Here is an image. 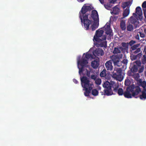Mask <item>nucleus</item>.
<instances>
[{
    "label": "nucleus",
    "instance_id": "nucleus-1",
    "mask_svg": "<svg viewBox=\"0 0 146 146\" xmlns=\"http://www.w3.org/2000/svg\"><path fill=\"white\" fill-rule=\"evenodd\" d=\"M143 13L140 7H137L135 9V13H133V16L129 19V23L133 24L135 27H137L140 25L138 21V18L140 19L142 18Z\"/></svg>",
    "mask_w": 146,
    "mask_h": 146
},
{
    "label": "nucleus",
    "instance_id": "nucleus-2",
    "mask_svg": "<svg viewBox=\"0 0 146 146\" xmlns=\"http://www.w3.org/2000/svg\"><path fill=\"white\" fill-rule=\"evenodd\" d=\"M141 92V89L139 86L135 87L133 85L127 88L126 91L124 93V95L125 97L131 98L132 96L137 95Z\"/></svg>",
    "mask_w": 146,
    "mask_h": 146
},
{
    "label": "nucleus",
    "instance_id": "nucleus-3",
    "mask_svg": "<svg viewBox=\"0 0 146 146\" xmlns=\"http://www.w3.org/2000/svg\"><path fill=\"white\" fill-rule=\"evenodd\" d=\"M117 84L114 82L111 81L110 82L108 81L105 82L103 84V86L106 89H111L112 87L113 88V91L119 94V84L117 82Z\"/></svg>",
    "mask_w": 146,
    "mask_h": 146
},
{
    "label": "nucleus",
    "instance_id": "nucleus-4",
    "mask_svg": "<svg viewBox=\"0 0 146 146\" xmlns=\"http://www.w3.org/2000/svg\"><path fill=\"white\" fill-rule=\"evenodd\" d=\"M81 21L83 24L85 29L88 30L89 29L90 26L91 25L92 21L88 19V16L85 15L82 17L81 15L79 17Z\"/></svg>",
    "mask_w": 146,
    "mask_h": 146
},
{
    "label": "nucleus",
    "instance_id": "nucleus-5",
    "mask_svg": "<svg viewBox=\"0 0 146 146\" xmlns=\"http://www.w3.org/2000/svg\"><path fill=\"white\" fill-rule=\"evenodd\" d=\"M88 61L83 57V56L80 60H78V65H79L81 66V67L80 68L78 66V68L79 69V73L80 75L82 73V72L84 70V69L85 68L89 67V66L87 65L88 63Z\"/></svg>",
    "mask_w": 146,
    "mask_h": 146
},
{
    "label": "nucleus",
    "instance_id": "nucleus-6",
    "mask_svg": "<svg viewBox=\"0 0 146 146\" xmlns=\"http://www.w3.org/2000/svg\"><path fill=\"white\" fill-rule=\"evenodd\" d=\"M106 36L104 35L101 38L98 39L97 40H94V45L98 47H104L106 48L107 46V42L106 41Z\"/></svg>",
    "mask_w": 146,
    "mask_h": 146
},
{
    "label": "nucleus",
    "instance_id": "nucleus-7",
    "mask_svg": "<svg viewBox=\"0 0 146 146\" xmlns=\"http://www.w3.org/2000/svg\"><path fill=\"white\" fill-rule=\"evenodd\" d=\"M92 9L90 6L87 5L85 4L84 5L81 10L80 11L79 13V17L81 15L82 17L84 16L85 15H88V16L89 14L87 13V12H90Z\"/></svg>",
    "mask_w": 146,
    "mask_h": 146
},
{
    "label": "nucleus",
    "instance_id": "nucleus-8",
    "mask_svg": "<svg viewBox=\"0 0 146 146\" xmlns=\"http://www.w3.org/2000/svg\"><path fill=\"white\" fill-rule=\"evenodd\" d=\"M80 79L83 87H86V86H93L92 84L90 83V81L86 77L83 76L80 78Z\"/></svg>",
    "mask_w": 146,
    "mask_h": 146
},
{
    "label": "nucleus",
    "instance_id": "nucleus-9",
    "mask_svg": "<svg viewBox=\"0 0 146 146\" xmlns=\"http://www.w3.org/2000/svg\"><path fill=\"white\" fill-rule=\"evenodd\" d=\"M104 29L106 33L109 35V37L111 39V37L113 36V35L112 34V30L110 29V23H107L104 27Z\"/></svg>",
    "mask_w": 146,
    "mask_h": 146
},
{
    "label": "nucleus",
    "instance_id": "nucleus-10",
    "mask_svg": "<svg viewBox=\"0 0 146 146\" xmlns=\"http://www.w3.org/2000/svg\"><path fill=\"white\" fill-rule=\"evenodd\" d=\"M104 31L102 30L100 31L97 30L96 31L95 35L94 36L93 40H97L98 39L101 38L102 37Z\"/></svg>",
    "mask_w": 146,
    "mask_h": 146
},
{
    "label": "nucleus",
    "instance_id": "nucleus-11",
    "mask_svg": "<svg viewBox=\"0 0 146 146\" xmlns=\"http://www.w3.org/2000/svg\"><path fill=\"white\" fill-rule=\"evenodd\" d=\"M110 58L114 64L115 66H119V54L113 55L110 57Z\"/></svg>",
    "mask_w": 146,
    "mask_h": 146
},
{
    "label": "nucleus",
    "instance_id": "nucleus-12",
    "mask_svg": "<svg viewBox=\"0 0 146 146\" xmlns=\"http://www.w3.org/2000/svg\"><path fill=\"white\" fill-rule=\"evenodd\" d=\"M91 17L94 21L99 22V16L97 11L95 10L92 11Z\"/></svg>",
    "mask_w": 146,
    "mask_h": 146
},
{
    "label": "nucleus",
    "instance_id": "nucleus-13",
    "mask_svg": "<svg viewBox=\"0 0 146 146\" xmlns=\"http://www.w3.org/2000/svg\"><path fill=\"white\" fill-rule=\"evenodd\" d=\"M105 66L107 70L108 71H111L113 69V66L112 65L111 60L107 61L105 64Z\"/></svg>",
    "mask_w": 146,
    "mask_h": 146
},
{
    "label": "nucleus",
    "instance_id": "nucleus-14",
    "mask_svg": "<svg viewBox=\"0 0 146 146\" xmlns=\"http://www.w3.org/2000/svg\"><path fill=\"white\" fill-rule=\"evenodd\" d=\"M141 64V62L140 61H138L135 62L133 66L131 69V71L133 72H136L138 70L139 65Z\"/></svg>",
    "mask_w": 146,
    "mask_h": 146
},
{
    "label": "nucleus",
    "instance_id": "nucleus-15",
    "mask_svg": "<svg viewBox=\"0 0 146 146\" xmlns=\"http://www.w3.org/2000/svg\"><path fill=\"white\" fill-rule=\"evenodd\" d=\"M93 54L95 56H102L104 54L103 50L101 49H96L93 52Z\"/></svg>",
    "mask_w": 146,
    "mask_h": 146
},
{
    "label": "nucleus",
    "instance_id": "nucleus-16",
    "mask_svg": "<svg viewBox=\"0 0 146 146\" xmlns=\"http://www.w3.org/2000/svg\"><path fill=\"white\" fill-rule=\"evenodd\" d=\"M112 77L117 81H119V68L115 67L113 72Z\"/></svg>",
    "mask_w": 146,
    "mask_h": 146
},
{
    "label": "nucleus",
    "instance_id": "nucleus-17",
    "mask_svg": "<svg viewBox=\"0 0 146 146\" xmlns=\"http://www.w3.org/2000/svg\"><path fill=\"white\" fill-rule=\"evenodd\" d=\"M100 65L99 60H94L92 62L91 65L93 68L96 69Z\"/></svg>",
    "mask_w": 146,
    "mask_h": 146
},
{
    "label": "nucleus",
    "instance_id": "nucleus-18",
    "mask_svg": "<svg viewBox=\"0 0 146 146\" xmlns=\"http://www.w3.org/2000/svg\"><path fill=\"white\" fill-rule=\"evenodd\" d=\"M131 4L132 2L130 1L125 2L122 3V7L123 9L126 7L129 8V7Z\"/></svg>",
    "mask_w": 146,
    "mask_h": 146
},
{
    "label": "nucleus",
    "instance_id": "nucleus-19",
    "mask_svg": "<svg viewBox=\"0 0 146 146\" xmlns=\"http://www.w3.org/2000/svg\"><path fill=\"white\" fill-rule=\"evenodd\" d=\"M104 95H107V96L111 95L113 94L111 89H106L104 90Z\"/></svg>",
    "mask_w": 146,
    "mask_h": 146
},
{
    "label": "nucleus",
    "instance_id": "nucleus-20",
    "mask_svg": "<svg viewBox=\"0 0 146 146\" xmlns=\"http://www.w3.org/2000/svg\"><path fill=\"white\" fill-rule=\"evenodd\" d=\"M130 13L129 8H127L125 9L123 12V18H124L127 17L129 15Z\"/></svg>",
    "mask_w": 146,
    "mask_h": 146
},
{
    "label": "nucleus",
    "instance_id": "nucleus-21",
    "mask_svg": "<svg viewBox=\"0 0 146 146\" xmlns=\"http://www.w3.org/2000/svg\"><path fill=\"white\" fill-rule=\"evenodd\" d=\"M98 22L97 23L96 21H94L91 27L92 30V31H95L96 29L98 28Z\"/></svg>",
    "mask_w": 146,
    "mask_h": 146
},
{
    "label": "nucleus",
    "instance_id": "nucleus-22",
    "mask_svg": "<svg viewBox=\"0 0 146 146\" xmlns=\"http://www.w3.org/2000/svg\"><path fill=\"white\" fill-rule=\"evenodd\" d=\"M118 6V5H117L113 8V11L111 13L112 14L117 15L119 14V8Z\"/></svg>",
    "mask_w": 146,
    "mask_h": 146
},
{
    "label": "nucleus",
    "instance_id": "nucleus-23",
    "mask_svg": "<svg viewBox=\"0 0 146 146\" xmlns=\"http://www.w3.org/2000/svg\"><path fill=\"white\" fill-rule=\"evenodd\" d=\"M146 92L143 91L142 92V94L140 95L139 98L141 100H144L146 99Z\"/></svg>",
    "mask_w": 146,
    "mask_h": 146
},
{
    "label": "nucleus",
    "instance_id": "nucleus-24",
    "mask_svg": "<svg viewBox=\"0 0 146 146\" xmlns=\"http://www.w3.org/2000/svg\"><path fill=\"white\" fill-rule=\"evenodd\" d=\"M93 86H86V87H83L85 89V91L86 92L90 94L91 90H92Z\"/></svg>",
    "mask_w": 146,
    "mask_h": 146
},
{
    "label": "nucleus",
    "instance_id": "nucleus-25",
    "mask_svg": "<svg viewBox=\"0 0 146 146\" xmlns=\"http://www.w3.org/2000/svg\"><path fill=\"white\" fill-rule=\"evenodd\" d=\"M120 27L122 30H125L126 28L125 21L122 20L121 21L120 23Z\"/></svg>",
    "mask_w": 146,
    "mask_h": 146
},
{
    "label": "nucleus",
    "instance_id": "nucleus-26",
    "mask_svg": "<svg viewBox=\"0 0 146 146\" xmlns=\"http://www.w3.org/2000/svg\"><path fill=\"white\" fill-rule=\"evenodd\" d=\"M98 91L96 89H93L92 90V94L94 96H96L98 95Z\"/></svg>",
    "mask_w": 146,
    "mask_h": 146
},
{
    "label": "nucleus",
    "instance_id": "nucleus-27",
    "mask_svg": "<svg viewBox=\"0 0 146 146\" xmlns=\"http://www.w3.org/2000/svg\"><path fill=\"white\" fill-rule=\"evenodd\" d=\"M84 70L82 72V73L84 72V73L86 74L87 76L88 77H90V74L91 72L90 71H88L87 69L86 68H85L84 69Z\"/></svg>",
    "mask_w": 146,
    "mask_h": 146
},
{
    "label": "nucleus",
    "instance_id": "nucleus-28",
    "mask_svg": "<svg viewBox=\"0 0 146 146\" xmlns=\"http://www.w3.org/2000/svg\"><path fill=\"white\" fill-rule=\"evenodd\" d=\"M129 23V21H128V25L127 26V30L129 31H131L133 30V27L132 25L130 24V23Z\"/></svg>",
    "mask_w": 146,
    "mask_h": 146
},
{
    "label": "nucleus",
    "instance_id": "nucleus-29",
    "mask_svg": "<svg viewBox=\"0 0 146 146\" xmlns=\"http://www.w3.org/2000/svg\"><path fill=\"white\" fill-rule=\"evenodd\" d=\"M106 75V69H104L101 72L100 74V76L102 77H105Z\"/></svg>",
    "mask_w": 146,
    "mask_h": 146
},
{
    "label": "nucleus",
    "instance_id": "nucleus-30",
    "mask_svg": "<svg viewBox=\"0 0 146 146\" xmlns=\"http://www.w3.org/2000/svg\"><path fill=\"white\" fill-rule=\"evenodd\" d=\"M141 53L138 54L137 56H134L133 55H131V58L132 60H134L136 59L137 57L141 56Z\"/></svg>",
    "mask_w": 146,
    "mask_h": 146
},
{
    "label": "nucleus",
    "instance_id": "nucleus-31",
    "mask_svg": "<svg viewBox=\"0 0 146 146\" xmlns=\"http://www.w3.org/2000/svg\"><path fill=\"white\" fill-rule=\"evenodd\" d=\"M91 56L92 55L91 54L86 53L85 55V57L83 56V57L88 61L89 59L91 57Z\"/></svg>",
    "mask_w": 146,
    "mask_h": 146
},
{
    "label": "nucleus",
    "instance_id": "nucleus-32",
    "mask_svg": "<svg viewBox=\"0 0 146 146\" xmlns=\"http://www.w3.org/2000/svg\"><path fill=\"white\" fill-rule=\"evenodd\" d=\"M141 86L143 88V91L146 92V82L145 81H143L141 83Z\"/></svg>",
    "mask_w": 146,
    "mask_h": 146
},
{
    "label": "nucleus",
    "instance_id": "nucleus-33",
    "mask_svg": "<svg viewBox=\"0 0 146 146\" xmlns=\"http://www.w3.org/2000/svg\"><path fill=\"white\" fill-rule=\"evenodd\" d=\"M122 44L123 47L122 48L124 49L125 51H126L128 46V43H123Z\"/></svg>",
    "mask_w": 146,
    "mask_h": 146
},
{
    "label": "nucleus",
    "instance_id": "nucleus-34",
    "mask_svg": "<svg viewBox=\"0 0 146 146\" xmlns=\"http://www.w3.org/2000/svg\"><path fill=\"white\" fill-rule=\"evenodd\" d=\"M102 82L101 80L99 78H97L95 80V84L98 85H99L101 84Z\"/></svg>",
    "mask_w": 146,
    "mask_h": 146
},
{
    "label": "nucleus",
    "instance_id": "nucleus-35",
    "mask_svg": "<svg viewBox=\"0 0 146 146\" xmlns=\"http://www.w3.org/2000/svg\"><path fill=\"white\" fill-rule=\"evenodd\" d=\"M142 62L143 65L145 66V68H146V56L145 55L143 56Z\"/></svg>",
    "mask_w": 146,
    "mask_h": 146
},
{
    "label": "nucleus",
    "instance_id": "nucleus-36",
    "mask_svg": "<svg viewBox=\"0 0 146 146\" xmlns=\"http://www.w3.org/2000/svg\"><path fill=\"white\" fill-rule=\"evenodd\" d=\"M113 53L114 54L119 53V48L118 47L115 48Z\"/></svg>",
    "mask_w": 146,
    "mask_h": 146
},
{
    "label": "nucleus",
    "instance_id": "nucleus-37",
    "mask_svg": "<svg viewBox=\"0 0 146 146\" xmlns=\"http://www.w3.org/2000/svg\"><path fill=\"white\" fill-rule=\"evenodd\" d=\"M145 66L144 65H143L142 66H139V72L141 73L144 70V67H145Z\"/></svg>",
    "mask_w": 146,
    "mask_h": 146
},
{
    "label": "nucleus",
    "instance_id": "nucleus-38",
    "mask_svg": "<svg viewBox=\"0 0 146 146\" xmlns=\"http://www.w3.org/2000/svg\"><path fill=\"white\" fill-rule=\"evenodd\" d=\"M142 7L143 10H146V1L143 3Z\"/></svg>",
    "mask_w": 146,
    "mask_h": 146
},
{
    "label": "nucleus",
    "instance_id": "nucleus-39",
    "mask_svg": "<svg viewBox=\"0 0 146 146\" xmlns=\"http://www.w3.org/2000/svg\"><path fill=\"white\" fill-rule=\"evenodd\" d=\"M139 44H134L131 47V48L133 50H135L139 46Z\"/></svg>",
    "mask_w": 146,
    "mask_h": 146
},
{
    "label": "nucleus",
    "instance_id": "nucleus-40",
    "mask_svg": "<svg viewBox=\"0 0 146 146\" xmlns=\"http://www.w3.org/2000/svg\"><path fill=\"white\" fill-rule=\"evenodd\" d=\"M120 70H119V81H121L123 79V75L122 74H121L120 72H119Z\"/></svg>",
    "mask_w": 146,
    "mask_h": 146
},
{
    "label": "nucleus",
    "instance_id": "nucleus-41",
    "mask_svg": "<svg viewBox=\"0 0 146 146\" xmlns=\"http://www.w3.org/2000/svg\"><path fill=\"white\" fill-rule=\"evenodd\" d=\"M130 81L128 79L126 80L125 81V84L126 86H128L130 84Z\"/></svg>",
    "mask_w": 146,
    "mask_h": 146
},
{
    "label": "nucleus",
    "instance_id": "nucleus-42",
    "mask_svg": "<svg viewBox=\"0 0 146 146\" xmlns=\"http://www.w3.org/2000/svg\"><path fill=\"white\" fill-rule=\"evenodd\" d=\"M97 76L94 75H91V78L95 80L97 78Z\"/></svg>",
    "mask_w": 146,
    "mask_h": 146
},
{
    "label": "nucleus",
    "instance_id": "nucleus-43",
    "mask_svg": "<svg viewBox=\"0 0 146 146\" xmlns=\"http://www.w3.org/2000/svg\"><path fill=\"white\" fill-rule=\"evenodd\" d=\"M123 90L121 88H119V95H122L123 94Z\"/></svg>",
    "mask_w": 146,
    "mask_h": 146
},
{
    "label": "nucleus",
    "instance_id": "nucleus-44",
    "mask_svg": "<svg viewBox=\"0 0 146 146\" xmlns=\"http://www.w3.org/2000/svg\"><path fill=\"white\" fill-rule=\"evenodd\" d=\"M104 6L105 7V8L108 10H109L110 9V7L108 6V4H104Z\"/></svg>",
    "mask_w": 146,
    "mask_h": 146
},
{
    "label": "nucleus",
    "instance_id": "nucleus-45",
    "mask_svg": "<svg viewBox=\"0 0 146 146\" xmlns=\"http://www.w3.org/2000/svg\"><path fill=\"white\" fill-rule=\"evenodd\" d=\"M135 43V41L132 40L129 43V45L131 46H132L133 44H134Z\"/></svg>",
    "mask_w": 146,
    "mask_h": 146
},
{
    "label": "nucleus",
    "instance_id": "nucleus-46",
    "mask_svg": "<svg viewBox=\"0 0 146 146\" xmlns=\"http://www.w3.org/2000/svg\"><path fill=\"white\" fill-rule=\"evenodd\" d=\"M140 51V49L139 48H138L136 49V50L134 52L136 54L137 53L139 52Z\"/></svg>",
    "mask_w": 146,
    "mask_h": 146
},
{
    "label": "nucleus",
    "instance_id": "nucleus-47",
    "mask_svg": "<svg viewBox=\"0 0 146 146\" xmlns=\"http://www.w3.org/2000/svg\"><path fill=\"white\" fill-rule=\"evenodd\" d=\"M89 93H88L86 92H84V95L86 96H89L90 95Z\"/></svg>",
    "mask_w": 146,
    "mask_h": 146
},
{
    "label": "nucleus",
    "instance_id": "nucleus-48",
    "mask_svg": "<svg viewBox=\"0 0 146 146\" xmlns=\"http://www.w3.org/2000/svg\"><path fill=\"white\" fill-rule=\"evenodd\" d=\"M117 0H111L110 1V3H114Z\"/></svg>",
    "mask_w": 146,
    "mask_h": 146
},
{
    "label": "nucleus",
    "instance_id": "nucleus-49",
    "mask_svg": "<svg viewBox=\"0 0 146 146\" xmlns=\"http://www.w3.org/2000/svg\"><path fill=\"white\" fill-rule=\"evenodd\" d=\"M122 62L124 64H126L127 63V60L126 59H124Z\"/></svg>",
    "mask_w": 146,
    "mask_h": 146
},
{
    "label": "nucleus",
    "instance_id": "nucleus-50",
    "mask_svg": "<svg viewBox=\"0 0 146 146\" xmlns=\"http://www.w3.org/2000/svg\"><path fill=\"white\" fill-rule=\"evenodd\" d=\"M145 17L146 19V10H143Z\"/></svg>",
    "mask_w": 146,
    "mask_h": 146
},
{
    "label": "nucleus",
    "instance_id": "nucleus-51",
    "mask_svg": "<svg viewBox=\"0 0 146 146\" xmlns=\"http://www.w3.org/2000/svg\"><path fill=\"white\" fill-rule=\"evenodd\" d=\"M73 81L74 82L75 84H77L78 83V81L75 79H74Z\"/></svg>",
    "mask_w": 146,
    "mask_h": 146
},
{
    "label": "nucleus",
    "instance_id": "nucleus-52",
    "mask_svg": "<svg viewBox=\"0 0 146 146\" xmlns=\"http://www.w3.org/2000/svg\"><path fill=\"white\" fill-rule=\"evenodd\" d=\"M99 1H100V3L102 4H104V0H99Z\"/></svg>",
    "mask_w": 146,
    "mask_h": 146
},
{
    "label": "nucleus",
    "instance_id": "nucleus-53",
    "mask_svg": "<svg viewBox=\"0 0 146 146\" xmlns=\"http://www.w3.org/2000/svg\"><path fill=\"white\" fill-rule=\"evenodd\" d=\"M140 36L142 38L144 37V35L143 34L140 33Z\"/></svg>",
    "mask_w": 146,
    "mask_h": 146
},
{
    "label": "nucleus",
    "instance_id": "nucleus-54",
    "mask_svg": "<svg viewBox=\"0 0 146 146\" xmlns=\"http://www.w3.org/2000/svg\"><path fill=\"white\" fill-rule=\"evenodd\" d=\"M143 52L145 53V54H146V46L144 48Z\"/></svg>",
    "mask_w": 146,
    "mask_h": 146
},
{
    "label": "nucleus",
    "instance_id": "nucleus-55",
    "mask_svg": "<svg viewBox=\"0 0 146 146\" xmlns=\"http://www.w3.org/2000/svg\"><path fill=\"white\" fill-rule=\"evenodd\" d=\"M136 74L137 75V78H138L139 77V75L138 73Z\"/></svg>",
    "mask_w": 146,
    "mask_h": 146
},
{
    "label": "nucleus",
    "instance_id": "nucleus-56",
    "mask_svg": "<svg viewBox=\"0 0 146 146\" xmlns=\"http://www.w3.org/2000/svg\"><path fill=\"white\" fill-rule=\"evenodd\" d=\"M79 2H82L84 1V0H78Z\"/></svg>",
    "mask_w": 146,
    "mask_h": 146
},
{
    "label": "nucleus",
    "instance_id": "nucleus-57",
    "mask_svg": "<svg viewBox=\"0 0 146 146\" xmlns=\"http://www.w3.org/2000/svg\"><path fill=\"white\" fill-rule=\"evenodd\" d=\"M117 17H114V19H116L117 18Z\"/></svg>",
    "mask_w": 146,
    "mask_h": 146
},
{
    "label": "nucleus",
    "instance_id": "nucleus-58",
    "mask_svg": "<svg viewBox=\"0 0 146 146\" xmlns=\"http://www.w3.org/2000/svg\"><path fill=\"white\" fill-rule=\"evenodd\" d=\"M122 56V54H119V58H121Z\"/></svg>",
    "mask_w": 146,
    "mask_h": 146
},
{
    "label": "nucleus",
    "instance_id": "nucleus-59",
    "mask_svg": "<svg viewBox=\"0 0 146 146\" xmlns=\"http://www.w3.org/2000/svg\"><path fill=\"white\" fill-rule=\"evenodd\" d=\"M108 6H110V8H111V6L110 5V4H108Z\"/></svg>",
    "mask_w": 146,
    "mask_h": 146
},
{
    "label": "nucleus",
    "instance_id": "nucleus-60",
    "mask_svg": "<svg viewBox=\"0 0 146 146\" xmlns=\"http://www.w3.org/2000/svg\"><path fill=\"white\" fill-rule=\"evenodd\" d=\"M144 32L146 34V29H144Z\"/></svg>",
    "mask_w": 146,
    "mask_h": 146
},
{
    "label": "nucleus",
    "instance_id": "nucleus-61",
    "mask_svg": "<svg viewBox=\"0 0 146 146\" xmlns=\"http://www.w3.org/2000/svg\"><path fill=\"white\" fill-rule=\"evenodd\" d=\"M145 75L146 76V71H145Z\"/></svg>",
    "mask_w": 146,
    "mask_h": 146
},
{
    "label": "nucleus",
    "instance_id": "nucleus-62",
    "mask_svg": "<svg viewBox=\"0 0 146 146\" xmlns=\"http://www.w3.org/2000/svg\"><path fill=\"white\" fill-rule=\"evenodd\" d=\"M136 38H137L138 39H139L138 38H137V36Z\"/></svg>",
    "mask_w": 146,
    "mask_h": 146
},
{
    "label": "nucleus",
    "instance_id": "nucleus-63",
    "mask_svg": "<svg viewBox=\"0 0 146 146\" xmlns=\"http://www.w3.org/2000/svg\"><path fill=\"white\" fill-rule=\"evenodd\" d=\"M109 0L110 1L111 0Z\"/></svg>",
    "mask_w": 146,
    "mask_h": 146
}]
</instances>
